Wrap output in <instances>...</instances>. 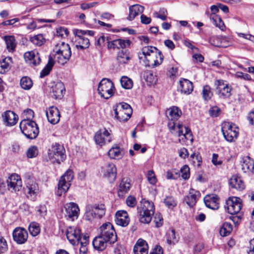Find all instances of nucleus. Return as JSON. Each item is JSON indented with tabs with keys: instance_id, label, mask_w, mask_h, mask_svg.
Returning a JSON list of instances; mask_svg holds the SVG:
<instances>
[{
	"instance_id": "5fc2aeb1",
	"label": "nucleus",
	"mask_w": 254,
	"mask_h": 254,
	"mask_svg": "<svg viewBox=\"0 0 254 254\" xmlns=\"http://www.w3.org/2000/svg\"><path fill=\"white\" fill-rule=\"evenodd\" d=\"M9 69V64L6 61V59H5L2 60V61L0 62V73H4L7 72Z\"/></svg>"
},
{
	"instance_id": "de8ad7c7",
	"label": "nucleus",
	"mask_w": 254,
	"mask_h": 254,
	"mask_svg": "<svg viewBox=\"0 0 254 254\" xmlns=\"http://www.w3.org/2000/svg\"><path fill=\"white\" fill-rule=\"evenodd\" d=\"M30 233L33 236H37L40 232L39 224L36 222H31L28 227Z\"/></svg>"
},
{
	"instance_id": "3c124183",
	"label": "nucleus",
	"mask_w": 254,
	"mask_h": 254,
	"mask_svg": "<svg viewBox=\"0 0 254 254\" xmlns=\"http://www.w3.org/2000/svg\"><path fill=\"white\" fill-rule=\"evenodd\" d=\"M38 149L36 146L33 145L30 146L26 152L27 157L29 158L36 157L38 154Z\"/></svg>"
},
{
	"instance_id": "72a5a7b5",
	"label": "nucleus",
	"mask_w": 254,
	"mask_h": 254,
	"mask_svg": "<svg viewBox=\"0 0 254 254\" xmlns=\"http://www.w3.org/2000/svg\"><path fill=\"white\" fill-rule=\"evenodd\" d=\"M76 42L77 44L76 47L78 49L83 50L87 49L90 45V40L83 36L75 35Z\"/></svg>"
},
{
	"instance_id": "338daca9",
	"label": "nucleus",
	"mask_w": 254,
	"mask_h": 254,
	"mask_svg": "<svg viewBox=\"0 0 254 254\" xmlns=\"http://www.w3.org/2000/svg\"><path fill=\"white\" fill-rule=\"evenodd\" d=\"M154 221L157 227L161 226L163 224V218L162 215L160 213L156 214L154 217Z\"/></svg>"
},
{
	"instance_id": "79ce46f5",
	"label": "nucleus",
	"mask_w": 254,
	"mask_h": 254,
	"mask_svg": "<svg viewBox=\"0 0 254 254\" xmlns=\"http://www.w3.org/2000/svg\"><path fill=\"white\" fill-rule=\"evenodd\" d=\"M54 64L55 62L54 60L51 57H50L49 58L48 63L40 73V77L42 78L48 75L52 70Z\"/></svg>"
},
{
	"instance_id": "39448f33",
	"label": "nucleus",
	"mask_w": 254,
	"mask_h": 254,
	"mask_svg": "<svg viewBox=\"0 0 254 254\" xmlns=\"http://www.w3.org/2000/svg\"><path fill=\"white\" fill-rule=\"evenodd\" d=\"M73 172L71 170H67L61 177L58 185L57 194L61 196L65 193L71 186V182L73 179Z\"/></svg>"
},
{
	"instance_id": "423d86ee",
	"label": "nucleus",
	"mask_w": 254,
	"mask_h": 254,
	"mask_svg": "<svg viewBox=\"0 0 254 254\" xmlns=\"http://www.w3.org/2000/svg\"><path fill=\"white\" fill-rule=\"evenodd\" d=\"M105 214V207L103 204H89L86 207V219L89 221L94 218H101Z\"/></svg>"
},
{
	"instance_id": "393cba45",
	"label": "nucleus",
	"mask_w": 254,
	"mask_h": 254,
	"mask_svg": "<svg viewBox=\"0 0 254 254\" xmlns=\"http://www.w3.org/2000/svg\"><path fill=\"white\" fill-rule=\"evenodd\" d=\"M179 89L181 93L185 94H190L193 89L192 83L189 80L185 78H182L179 81Z\"/></svg>"
},
{
	"instance_id": "6ab92c4d",
	"label": "nucleus",
	"mask_w": 254,
	"mask_h": 254,
	"mask_svg": "<svg viewBox=\"0 0 254 254\" xmlns=\"http://www.w3.org/2000/svg\"><path fill=\"white\" fill-rule=\"evenodd\" d=\"M80 230L74 227L67 228L66 235L69 242L73 245L78 243L80 239Z\"/></svg>"
},
{
	"instance_id": "a19ab883",
	"label": "nucleus",
	"mask_w": 254,
	"mask_h": 254,
	"mask_svg": "<svg viewBox=\"0 0 254 254\" xmlns=\"http://www.w3.org/2000/svg\"><path fill=\"white\" fill-rule=\"evenodd\" d=\"M167 242L169 245H175L178 241V238L176 236V232L174 229H170L166 233Z\"/></svg>"
},
{
	"instance_id": "864d4df0",
	"label": "nucleus",
	"mask_w": 254,
	"mask_h": 254,
	"mask_svg": "<svg viewBox=\"0 0 254 254\" xmlns=\"http://www.w3.org/2000/svg\"><path fill=\"white\" fill-rule=\"evenodd\" d=\"M182 177L185 179L187 180L190 178V168L187 165H184L180 170Z\"/></svg>"
},
{
	"instance_id": "4d7b16f0",
	"label": "nucleus",
	"mask_w": 254,
	"mask_h": 254,
	"mask_svg": "<svg viewBox=\"0 0 254 254\" xmlns=\"http://www.w3.org/2000/svg\"><path fill=\"white\" fill-rule=\"evenodd\" d=\"M37 53L38 52L36 51H31L26 52L24 54V58L26 62H28L30 64V62H31L33 58H34Z\"/></svg>"
},
{
	"instance_id": "c85d7f7f",
	"label": "nucleus",
	"mask_w": 254,
	"mask_h": 254,
	"mask_svg": "<svg viewBox=\"0 0 254 254\" xmlns=\"http://www.w3.org/2000/svg\"><path fill=\"white\" fill-rule=\"evenodd\" d=\"M219 199L217 195H207L204 198L206 206L213 210L219 208Z\"/></svg>"
},
{
	"instance_id": "c756f323",
	"label": "nucleus",
	"mask_w": 254,
	"mask_h": 254,
	"mask_svg": "<svg viewBox=\"0 0 254 254\" xmlns=\"http://www.w3.org/2000/svg\"><path fill=\"white\" fill-rule=\"evenodd\" d=\"M144 6L139 4H134L129 7V14L127 17V19L129 21H132L139 13L143 12Z\"/></svg>"
},
{
	"instance_id": "f8f14e48",
	"label": "nucleus",
	"mask_w": 254,
	"mask_h": 254,
	"mask_svg": "<svg viewBox=\"0 0 254 254\" xmlns=\"http://www.w3.org/2000/svg\"><path fill=\"white\" fill-rule=\"evenodd\" d=\"M227 205L228 213L231 214H236L238 213L242 209V200L239 197H233L227 201Z\"/></svg>"
},
{
	"instance_id": "4c0bfd02",
	"label": "nucleus",
	"mask_w": 254,
	"mask_h": 254,
	"mask_svg": "<svg viewBox=\"0 0 254 254\" xmlns=\"http://www.w3.org/2000/svg\"><path fill=\"white\" fill-rule=\"evenodd\" d=\"M159 51L156 47L153 46H146L144 47L142 49L141 53L138 54V58L140 60L143 59V58L150 55L151 54L154 53Z\"/></svg>"
},
{
	"instance_id": "4468645a",
	"label": "nucleus",
	"mask_w": 254,
	"mask_h": 254,
	"mask_svg": "<svg viewBox=\"0 0 254 254\" xmlns=\"http://www.w3.org/2000/svg\"><path fill=\"white\" fill-rule=\"evenodd\" d=\"M145 60V64L148 66H154L160 65L163 62V56L160 51L151 54L143 58Z\"/></svg>"
},
{
	"instance_id": "09e8293b",
	"label": "nucleus",
	"mask_w": 254,
	"mask_h": 254,
	"mask_svg": "<svg viewBox=\"0 0 254 254\" xmlns=\"http://www.w3.org/2000/svg\"><path fill=\"white\" fill-rule=\"evenodd\" d=\"M21 87L25 90L30 89L32 85L33 82L32 80L28 77H23L20 80Z\"/></svg>"
},
{
	"instance_id": "b1692460",
	"label": "nucleus",
	"mask_w": 254,
	"mask_h": 254,
	"mask_svg": "<svg viewBox=\"0 0 254 254\" xmlns=\"http://www.w3.org/2000/svg\"><path fill=\"white\" fill-rule=\"evenodd\" d=\"M131 187L130 179L127 178L122 179L119 186L118 192V196L123 198L125 194L128 192Z\"/></svg>"
},
{
	"instance_id": "6e6d98bb",
	"label": "nucleus",
	"mask_w": 254,
	"mask_h": 254,
	"mask_svg": "<svg viewBox=\"0 0 254 254\" xmlns=\"http://www.w3.org/2000/svg\"><path fill=\"white\" fill-rule=\"evenodd\" d=\"M164 203L169 208H173L176 204V201L173 197L168 196L164 199Z\"/></svg>"
},
{
	"instance_id": "ea45409f",
	"label": "nucleus",
	"mask_w": 254,
	"mask_h": 254,
	"mask_svg": "<svg viewBox=\"0 0 254 254\" xmlns=\"http://www.w3.org/2000/svg\"><path fill=\"white\" fill-rule=\"evenodd\" d=\"M233 226L229 223L226 222L223 223L220 229V234L222 237L228 236L232 231Z\"/></svg>"
},
{
	"instance_id": "1a4fd4ad",
	"label": "nucleus",
	"mask_w": 254,
	"mask_h": 254,
	"mask_svg": "<svg viewBox=\"0 0 254 254\" xmlns=\"http://www.w3.org/2000/svg\"><path fill=\"white\" fill-rule=\"evenodd\" d=\"M214 85L217 90L220 98L223 99L229 98L231 96L232 87L229 84L223 80H216Z\"/></svg>"
},
{
	"instance_id": "2f4dec72",
	"label": "nucleus",
	"mask_w": 254,
	"mask_h": 254,
	"mask_svg": "<svg viewBox=\"0 0 254 254\" xmlns=\"http://www.w3.org/2000/svg\"><path fill=\"white\" fill-rule=\"evenodd\" d=\"M242 169L245 173L254 172V160L249 156L243 158Z\"/></svg>"
},
{
	"instance_id": "20e7f679",
	"label": "nucleus",
	"mask_w": 254,
	"mask_h": 254,
	"mask_svg": "<svg viewBox=\"0 0 254 254\" xmlns=\"http://www.w3.org/2000/svg\"><path fill=\"white\" fill-rule=\"evenodd\" d=\"M48 158L52 163L60 164L63 162L66 158L64 146L58 143L53 144L48 149Z\"/></svg>"
},
{
	"instance_id": "aec40b11",
	"label": "nucleus",
	"mask_w": 254,
	"mask_h": 254,
	"mask_svg": "<svg viewBox=\"0 0 254 254\" xmlns=\"http://www.w3.org/2000/svg\"><path fill=\"white\" fill-rule=\"evenodd\" d=\"M46 116L48 121L52 124L55 125L60 121V113L56 107H49L46 110Z\"/></svg>"
},
{
	"instance_id": "7ed1b4c3",
	"label": "nucleus",
	"mask_w": 254,
	"mask_h": 254,
	"mask_svg": "<svg viewBox=\"0 0 254 254\" xmlns=\"http://www.w3.org/2000/svg\"><path fill=\"white\" fill-rule=\"evenodd\" d=\"M20 130L26 138L35 139L39 133V129L35 122L30 119H23L19 125Z\"/></svg>"
},
{
	"instance_id": "8fccbe9b",
	"label": "nucleus",
	"mask_w": 254,
	"mask_h": 254,
	"mask_svg": "<svg viewBox=\"0 0 254 254\" xmlns=\"http://www.w3.org/2000/svg\"><path fill=\"white\" fill-rule=\"evenodd\" d=\"M31 42L36 46H41L45 42V39L43 35L38 34L31 38Z\"/></svg>"
},
{
	"instance_id": "a18cd8bd",
	"label": "nucleus",
	"mask_w": 254,
	"mask_h": 254,
	"mask_svg": "<svg viewBox=\"0 0 254 254\" xmlns=\"http://www.w3.org/2000/svg\"><path fill=\"white\" fill-rule=\"evenodd\" d=\"M202 95L203 99L206 101H208L211 99L213 96V93L209 86L206 85L203 86L202 91Z\"/></svg>"
},
{
	"instance_id": "f03ea898",
	"label": "nucleus",
	"mask_w": 254,
	"mask_h": 254,
	"mask_svg": "<svg viewBox=\"0 0 254 254\" xmlns=\"http://www.w3.org/2000/svg\"><path fill=\"white\" fill-rule=\"evenodd\" d=\"M154 206L153 203L142 199L140 201V206L138 207L139 213V221L144 224H148L152 220V216L154 213Z\"/></svg>"
},
{
	"instance_id": "13d9d810",
	"label": "nucleus",
	"mask_w": 254,
	"mask_h": 254,
	"mask_svg": "<svg viewBox=\"0 0 254 254\" xmlns=\"http://www.w3.org/2000/svg\"><path fill=\"white\" fill-rule=\"evenodd\" d=\"M147 180L151 185H154L156 184L157 179L153 171L149 170L148 171Z\"/></svg>"
},
{
	"instance_id": "f3484780",
	"label": "nucleus",
	"mask_w": 254,
	"mask_h": 254,
	"mask_svg": "<svg viewBox=\"0 0 254 254\" xmlns=\"http://www.w3.org/2000/svg\"><path fill=\"white\" fill-rule=\"evenodd\" d=\"M65 216L74 220L78 218L79 213V208L78 205L74 202H69L64 205Z\"/></svg>"
},
{
	"instance_id": "dca6fc26",
	"label": "nucleus",
	"mask_w": 254,
	"mask_h": 254,
	"mask_svg": "<svg viewBox=\"0 0 254 254\" xmlns=\"http://www.w3.org/2000/svg\"><path fill=\"white\" fill-rule=\"evenodd\" d=\"M94 139L97 144L102 146L105 145L107 142L109 143L111 139V137L108 130L104 128L99 130L96 133L94 136Z\"/></svg>"
},
{
	"instance_id": "ddd939ff",
	"label": "nucleus",
	"mask_w": 254,
	"mask_h": 254,
	"mask_svg": "<svg viewBox=\"0 0 254 254\" xmlns=\"http://www.w3.org/2000/svg\"><path fill=\"white\" fill-rule=\"evenodd\" d=\"M8 189L11 191H17L21 189L22 185L20 176L12 174L6 181Z\"/></svg>"
},
{
	"instance_id": "412c9836",
	"label": "nucleus",
	"mask_w": 254,
	"mask_h": 254,
	"mask_svg": "<svg viewBox=\"0 0 254 254\" xmlns=\"http://www.w3.org/2000/svg\"><path fill=\"white\" fill-rule=\"evenodd\" d=\"M115 223L116 224L126 227L129 223L130 219L127 212L125 210H119L115 214Z\"/></svg>"
},
{
	"instance_id": "680f3d73",
	"label": "nucleus",
	"mask_w": 254,
	"mask_h": 254,
	"mask_svg": "<svg viewBox=\"0 0 254 254\" xmlns=\"http://www.w3.org/2000/svg\"><path fill=\"white\" fill-rule=\"evenodd\" d=\"M126 203L128 206L134 207L137 203V201L134 196L129 195L126 199Z\"/></svg>"
},
{
	"instance_id": "473e14b6",
	"label": "nucleus",
	"mask_w": 254,
	"mask_h": 254,
	"mask_svg": "<svg viewBox=\"0 0 254 254\" xmlns=\"http://www.w3.org/2000/svg\"><path fill=\"white\" fill-rule=\"evenodd\" d=\"M167 116L171 121L177 120L182 115V111L179 107L173 106L167 111Z\"/></svg>"
},
{
	"instance_id": "5701e85b",
	"label": "nucleus",
	"mask_w": 254,
	"mask_h": 254,
	"mask_svg": "<svg viewBox=\"0 0 254 254\" xmlns=\"http://www.w3.org/2000/svg\"><path fill=\"white\" fill-rule=\"evenodd\" d=\"M133 251L134 254H148V244L143 239H139L133 247Z\"/></svg>"
},
{
	"instance_id": "2eb2a0df",
	"label": "nucleus",
	"mask_w": 254,
	"mask_h": 254,
	"mask_svg": "<svg viewBox=\"0 0 254 254\" xmlns=\"http://www.w3.org/2000/svg\"><path fill=\"white\" fill-rule=\"evenodd\" d=\"M178 128V136L180 138L179 140H182L185 143H187L188 141L191 143L193 141L192 135L191 131L190 128L183 125L179 124L177 125Z\"/></svg>"
},
{
	"instance_id": "69168bd1",
	"label": "nucleus",
	"mask_w": 254,
	"mask_h": 254,
	"mask_svg": "<svg viewBox=\"0 0 254 254\" xmlns=\"http://www.w3.org/2000/svg\"><path fill=\"white\" fill-rule=\"evenodd\" d=\"M68 34L67 29L64 27H59L57 30V35L58 37H63L67 36Z\"/></svg>"
},
{
	"instance_id": "052dcab7",
	"label": "nucleus",
	"mask_w": 254,
	"mask_h": 254,
	"mask_svg": "<svg viewBox=\"0 0 254 254\" xmlns=\"http://www.w3.org/2000/svg\"><path fill=\"white\" fill-rule=\"evenodd\" d=\"M75 35H78L79 36L80 35L83 36H93L95 34V32L92 30H77L75 32Z\"/></svg>"
},
{
	"instance_id": "49530a36",
	"label": "nucleus",
	"mask_w": 254,
	"mask_h": 254,
	"mask_svg": "<svg viewBox=\"0 0 254 254\" xmlns=\"http://www.w3.org/2000/svg\"><path fill=\"white\" fill-rule=\"evenodd\" d=\"M28 193L31 195L36 194L39 190L38 184L32 181H30L27 184Z\"/></svg>"
},
{
	"instance_id": "bf43d9fd",
	"label": "nucleus",
	"mask_w": 254,
	"mask_h": 254,
	"mask_svg": "<svg viewBox=\"0 0 254 254\" xmlns=\"http://www.w3.org/2000/svg\"><path fill=\"white\" fill-rule=\"evenodd\" d=\"M209 43L215 47H221V39L217 36H212L209 39Z\"/></svg>"
},
{
	"instance_id": "c03bdc74",
	"label": "nucleus",
	"mask_w": 254,
	"mask_h": 254,
	"mask_svg": "<svg viewBox=\"0 0 254 254\" xmlns=\"http://www.w3.org/2000/svg\"><path fill=\"white\" fill-rule=\"evenodd\" d=\"M122 86L126 89H130L133 86V81L127 76H123L120 80Z\"/></svg>"
},
{
	"instance_id": "f257e3e1",
	"label": "nucleus",
	"mask_w": 254,
	"mask_h": 254,
	"mask_svg": "<svg viewBox=\"0 0 254 254\" xmlns=\"http://www.w3.org/2000/svg\"><path fill=\"white\" fill-rule=\"evenodd\" d=\"M54 52L55 59L61 65L66 64L71 56V51L69 44L64 42H60L56 45Z\"/></svg>"
},
{
	"instance_id": "7c9ffc66",
	"label": "nucleus",
	"mask_w": 254,
	"mask_h": 254,
	"mask_svg": "<svg viewBox=\"0 0 254 254\" xmlns=\"http://www.w3.org/2000/svg\"><path fill=\"white\" fill-rule=\"evenodd\" d=\"M131 55L127 50H122L118 52L117 61L120 64H127L131 59Z\"/></svg>"
},
{
	"instance_id": "a211bd4d",
	"label": "nucleus",
	"mask_w": 254,
	"mask_h": 254,
	"mask_svg": "<svg viewBox=\"0 0 254 254\" xmlns=\"http://www.w3.org/2000/svg\"><path fill=\"white\" fill-rule=\"evenodd\" d=\"M65 91L64 84L62 82L53 83L50 91V95L54 99H61L63 97Z\"/></svg>"
},
{
	"instance_id": "0e129e2a",
	"label": "nucleus",
	"mask_w": 254,
	"mask_h": 254,
	"mask_svg": "<svg viewBox=\"0 0 254 254\" xmlns=\"http://www.w3.org/2000/svg\"><path fill=\"white\" fill-rule=\"evenodd\" d=\"M220 111L219 108L217 106H214L210 109L209 113L211 116L216 117L219 115Z\"/></svg>"
},
{
	"instance_id": "f704fd0d",
	"label": "nucleus",
	"mask_w": 254,
	"mask_h": 254,
	"mask_svg": "<svg viewBox=\"0 0 254 254\" xmlns=\"http://www.w3.org/2000/svg\"><path fill=\"white\" fill-rule=\"evenodd\" d=\"M107 243V241L99 236L94 239L92 244L95 249L102 251L106 248Z\"/></svg>"
},
{
	"instance_id": "603ef678",
	"label": "nucleus",
	"mask_w": 254,
	"mask_h": 254,
	"mask_svg": "<svg viewBox=\"0 0 254 254\" xmlns=\"http://www.w3.org/2000/svg\"><path fill=\"white\" fill-rule=\"evenodd\" d=\"M112 153L114 154V159H120L123 157L125 152L123 149L112 147Z\"/></svg>"
},
{
	"instance_id": "e2e57ef3",
	"label": "nucleus",
	"mask_w": 254,
	"mask_h": 254,
	"mask_svg": "<svg viewBox=\"0 0 254 254\" xmlns=\"http://www.w3.org/2000/svg\"><path fill=\"white\" fill-rule=\"evenodd\" d=\"M145 80L146 81L148 82L150 85L155 83L156 81V79L155 75L152 73L151 72L147 73L145 77Z\"/></svg>"
},
{
	"instance_id": "a878e982",
	"label": "nucleus",
	"mask_w": 254,
	"mask_h": 254,
	"mask_svg": "<svg viewBox=\"0 0 254 254\" xmlns=\"http://www.w3.org/2000/svg\"><path fill=\"white\" fill-rule=\"evenodd\" d=\"M100 235L102 238L111 243V223L107 222L103 224L100 227Z\"/></svg>"
},
{
	"instance_id": "4be33fe9",
	"label": "nucleus",
	"mask_w": 254,
	"mask_h": 254,
	"mask_svg": "<svg viewBox=\"0 0 254 254\" xmlns=\"http://www.w3.org/2000/svg\"><path fill=\"white\" fill-rule=\"evenodd\" d=\"M3 121L7 126L15 125L18 120V116L13 111L8 110L3 113L2 115Z\"/></svg>"
},
{
	"instance_id": "37998d69",
	"label": "nucleus",
	"mask_w": 254,
	"mask_h": 254,
	"mask_svg": "<svg viewBox=\"0 0 254 254\" xmlns=\"http://www.w3.org/2000/svg\"><path fill=\"white\" fill-rule=\"evenodd\" d=\"M210 20L216 27L219 28L221 30H224L225 26L222 19L217 15H212Z\"/></svg>"
},
{
	"instance_id": "58836bf2",
	"label": "nucleus",
	"mask_w": 254,
	"mask_h": 254,
	"mask_svg": "<svg viewBox=\"0 0 254 254\" xmlns=\"http://www.w3.org/2000/svg\"><path fill=\"white\" fill-rule=\"evenodd\" d=\"M4 40L6 45V49L9 52H13L16 46L15 39L14 36H5Z\"/></svg>"
},
{
	"instance_id": "6e6552de",
	"label": "nucleus",
	"mask_w": 254,
	"mask_h": 254,
	"mask_svg": "<svg viewBox=\"0 0 254 254\" xmlns=\"http://www.w3.org/2000/svg\"><path fill=\"white\" fill-rule=\"evenodd\" d=\"M221 130L224 138L229 142H233L238 136L239 128L233 123L229 122L223 123Z\"/></svg>"
},
{
	"instance_id": "9b49d317",
	"label": "nucleus",
	"mask_w": 254,
	"mask_h": 254,
	"mask_svg": "<svg viewBox=\"0 0 254 254\" xmlns=\"http://www.w3.org/2000/svg\"><path fill=\"white\" fill-rule=\"evenodd\" d=\"M12 237L14 241L17 244H23L27 241L28 232L24 228L18 227L13 230Z\"/></svg>"
},
{
	"instance_id": "c9c22d12",
	"label": "nucleus",
	"mask_w": 254,
	"mask_h": 254,
	"mask_svg": "<svg viewBox=\"0 0 254 254\" xmlns=\"http://www.w3.org/2000/svg\"><path fill=\"white\" fill-rule=\"evenodd\" d=\"M131 43L129 40H123L121 39H118L116 40H112V48L114 49L120 48L125 49L127 47H129Z\"/></svg>"
},
{
	"instance_id": "774afa93",
	"label": "nucleus",
	"mask_w": 254,
	"mask_h": 254,
	"mask_svg": "<svg viewBox=\"0 0 254 254\" xmlns=\"http://www.w3.org/2000/svg\"><path fill=\"white\" fill-rule=\"evenodd\" d=\"M115 254H127L124 247L121 245H118L114 249Z\"/></svg>"
},
{
	"instance_id": "bb28decb",
	"label": "nucleus",
	"mask_w": 254,
	"mask_h": 254,
	"mask_svg": "<svg viewBox=\"0 0 254 254\" xmlns=\"http://www.w3.org/2000/svg\"><path fill=\"white\" fill-rule=\"evenodd\" d=\"M200 195V193L198 191L190 189L189 194L185 198V201L190 207H192L195 204Z\"/></svg>"
},
{
	"instance_id": "0eeeda50",
	"label": "nucleus",
	"mask_w": 254,
	"mask_h": 254,
	"mask_svg": "<svg viewBox=\"0 0 254 254\" xmlns=\"http://www.w3.org/2000/svg\"><path fill=\"white\" fill-rule=\"evenodd\" d=\"M114 112L116 119L120 122H127L130 118L132 110L129 104L122 103L117 106Z\"/></svg>"
},
{
	"instance_id": "9d476101",
	"label": "nucleus",
	"mask_w": 254,
	"mask_h": 254,
	"mask_svg": "<svg viewBox=\"0 0 254 254\" xmlns=\"http://www.w3.org/2000/svg\"><path fill=\"white\" fill-rule=\"evenodd\" d=\"M98 93L101 97L108 99L111 97V80L109 78H103L99 84Z\"/></svg>"
},
{
	"instance_id": "cd10ccee",
	"label": "nucleus",
	"mask_w": 254,
	"mask_h": 254,
	"mask_svg": "<svg viewBox=\"0 0 254 254\" xmlns=\"http://www.w3.org/2000/svg\"><path fill=\"white\" fill-rule=\"evenodd\" d=\"M229 184L232 188L241 191L245 189L244 182L239 176L234 175L229 180Z\"/></svg>"
},
{
	"instance_id": "e433bc0d",
	"label": "nucleus",
	"mask_w": 254,
	"mask_h": 254,
	"mask_svg": "<svg viewBox=\"0 0 254 254\" xmlns=\"http://www.w3.org/2000/svg\"><path fill=\"white\" fill-rule=\"evenodd\" d=\"M110 40L111 37L110 34H103L102 35L98 38L95 44L96 45L100 46H107V48L110 49L111 48Z\"/></svg>"
}]
</instances>
